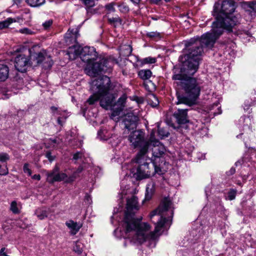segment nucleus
<instances>
[{
    "mask_svg": "<svg viewBox=\"0 0 256 256\" xmlns=\"http://www.w3.org/2000/svg\"><path fill=\"white\" fill-rule=\"evenodd\" d=\"M8 68L4 64H0V81H4L8 78Z\"/></svg>",
    "mask_w": 256,
    "mask_h": 256,
    "instance_id": "obj_23",
    "label": "nucleus"
},
{
    "mask_svg": "<svg viewBox=\"0 0 256 256\" xmlns=\"http://www.w3.org/2000/svg\"><path fill=\"white\" fill-rule=\"evenodd\" d=\"M101 132H100V131L98 132V136H100V134Z\"/></svg>",
    "mask_w": 256,
    "mask_h": 256,
    "instance_id": "obj_62",
    "label": "nucleus"
},
{
    "mask_svg": "<svg viewBox=\"0 0 256 256\" xmlns=\"http://www.w3.org/2000/svg\"><path fill=\"white\" fill-rule=\"evenodd\" d=\"M16 20L11 18H8L4 21L0 22V29H4L8 27L12 23L16 22Z\"/></svg>",
    "mask_w": 256,
    "mask_h": 256,
    "instance_id": "obj_28",
    "label": "nucleus"
},
{
    "mask_svg": "<svg viewBox=\"0 0 256 256\" xmlns=\"http://www.w3.org/2000/svg\"><path fill=\"white\" fill-rule=\"evenodd\" d=\"M236 5L233 0H224L222 4L216 2L214 6L212 15L215 16L214 22L225 28L226 30L232 32L233 28L239 24L240 16L239 14L232 15Z\"/></svg>",
    "mask_w": 256,
    "mask_h": 256,
    "instance_id": "obj_6",
    "label": "nucleus"
},
{
    "mask_svg": "<svg viewBox=\"0 0 256 256\" xmlns=\"http://www.w3.org/2000/svg\"><path fill=\"white\" fill-rule=\"evenodd\" d=\"M31 64L34 66L42 64L46 68H50L52 66L50 58L48 56L44 50L38 52H32V48L29 50Z\"/></svg>",
    "mask_w": 256,
    "mask_h": 256,
    "instance_id": "obj_12",
    "label": "nucleus"
},
{
    "mask_svg": "<svg viewBox=\"0 0 256 256\" xmlns=\"http://www.w3.org/2000/svg\"><path fill=\"white\" fill-rule=\"evenodd\" d=\"M147 100L148 104L154 108L156 107L159 104L158 98L152 94H150L148 96Z\"/></svg>",
    "mask_w": 256,
    "mask_h": 256,
    "instance_id": "obj_25",
    "label": "nucleus"
},
{
    "mask_svg": "<svg viewBox=\"0 0 256 256\" xmlns=\"http://www.w3.org/2000/svg\"><path fill=\"white\" fill-rule=\"evenodd\" d=\"M250 120L248 118H246L245 116H242L239 120V122L240 123H244L246 121Z\"/></svg>",
    "mask_w": 256,
    "mask_h": 256,
    "instance_id": "obj_50",
    "label": "nucleus"
},
{
    "mask_svg": "<svg viewBox=\"0 0 256 256\" xmlns=\"http://www.w3.org/2000/svg\"><path fill=\"white\" fill-rule=\"evenodd\" d=\"M26 1L32 7L40 6L45 2V0H26Z\"/></svg>",
    "mask_w": 256,
    "mask_h": 256,
    "instance_id": "obj_29",
    "label": "nucleus"
},
{
    "mask_svg": "<svg viewBox=\"0 0 256 256\" xmlns=\"http://www.w3.org/2000/svg\"><path fill=\"white\" fill-rule=\"evenodd\" d=\"M108 20L110 23H114V24H121L122 22L121 18L118 16L109 18L108 19Z\"/></svg>",
    "mask_w": 256,
    "mask_h": 256,
    "instance_id": "obj_40",
    "label": "nucleus"
},
{
    "mask_svg": "<svg viewBox=\"0 0 256 256\" xmlns=\"http://www.w3.org/2000/svg\"><path fill=\"white\" fill-rule=\"evenodd\" d=\"M46 156L49 160V161L50 162H52L55 158V156H52V154L51 152H48L46 153Z\"/></svg>",
    "mask_w": 256,
    "mask_h": 256,
    "instance_id": "obj_49",
    "label": "nucleus"
},
{
    "mask_svg": "<svg viewBox=\"0 0 256 256\" xmlns=\"http://www.w3.org/2000/svg\"><path fill=\"white\" fill-rule=\"evenodd\" d=\"M53 21L52 20H48L42 24V26L46 30H48L52 25Z\"/></svg>",
    "mask_w": 256,
    "mask_h": 256,
    "instance_id": "obj_42",
    "label": "nucleus"
},
{
    "mask_svg": "<svg viewBox=\"0 0 256 256\" xmlns=\"http://www.w3.org/2000/svg\"><path fill=\"white\" fill-rule=\"evenodd\" d=\"M23 170L24 173H26L28 176H30L32 174V170L29 168L28 164H25L24 166Z\"/></svg>",
    "mask_w": 256,
    "mask_h": 256,
    "instance_id": "obj_46",
    "label": "nucleus"
},
{
    "mask_svg": "<svg viewBox=\"0 0 256 256\" xmlns=\"http://www.w3.org/2000/svg\"><path fill=\"white\" fill-rule=\"evenodd\" d=\"M158 132L160 138L165 137H168L169 135V132L164 128H160L158 126Z\"/></svg>",
    "mask_w": 256,
    "mask_h": 256,
    "instance_id": "obj_32",
    "label": "nucleus"
},
{
    "mask_svg": "<svg viewBox=\"0 0 256 256\" xmlns=\"http://www.w3.org/2000/svg\"><path fill=\"white\" fill-rule=\"evenodd\" d=\"M146 154L138 153L134 160L138 164L136 168V174L138 178L142 179L148 178L152 175L151 164L146 156Z\"/></svg>",
    "mask_w": 256,
    "mask_h": 256,
    "instance_id": "obj_11",
    "label": "nucleus"
},
{
    "mask_svg": "<svg viewBox=\"0 0 256 256\" xmlns=\"http://www.w3.org/2000/svg\"><path fill=\"white\" fill-rule=\"evenodd\" d=\"M172 79L176 82L174 84L177 90L176 95L178 99L177 104H184L189 106L195 104L200 96L202 86L198 80L194 78L185 76L181 74H176L172 76Z\"/></svg>",
    "mask_w": 256,
    "mask_h": 256,
    "instance_id": "obj_2",
    "label": "nucleus"
},
{
    "mask_svg": "<svg viewBox=\"0 0 256 256\" xmlns=\"http://www.w3.org/2000/svg\"><path fill=\"white\" fill-rule=\"evenodd\" d=\"M139 118L133 113H128L124 115L122 121V125L124 128V134H129L132 130L136 128Z\"/></svg>",
    "mask_w": 256,
    "mask_h": 256,
    "instance_id": "obj_14",
    "label": "nucleus"
},
{
    "mask_svg": "<svg viewBox=\"0 0 256 256\" xmlns=\"http://www.w3.org/2000/svg\"><path fill=\"white\" fill-rule=\"evenodd\" d=\"M146 36L152 40H158L161 38L160 34L158 32H148Z\"/></svg>",
    "mask_w": 256,
    "mask_h": 256,
    "instance_id": "obj_30",
    "label": "nucleus"
},
{
    "mask_svg": "<svg viewBox=\"0 0 256 256\" xmlns=\"http://www.w3.org/2000/svg\"><path fill=\"white\" fill-rule=\"evenodd\" d=\"M51 212L50 208H40L36 210L35 214L40 220H42L48 217Z\"/></svg>",
    "mask_w": 256,
    "mask_h": 256,
    "instance_id": "obj_19",
    "label": "nucleus"
},
{
    "mask_svg": "<svg viewBox=\"0 0 256 256\" xmlns=\"http://www.w3.org/2000/svg\"><path fill=\"white\" fill-rule=\"evenodd\" d=\"M245 126H247V127L249 128V126H248V124H244V126H243V127L244 128Z\"/></svg>",
    "mask_w": 256,
    "mask_h": 256,
    "instance_id": "obj_61",
    "label": "nucleus"
},
{
    "mask_svg": "<svg viewBox=\"0 0 256 256\" xmlns=\"http://www.w3.org/2000/svg\"><path fill=\"white\" fill-rule=\"evenodd\" d=\"M83 167L80 166H78L77 170L73 172V174L71 176H68L65 174V183L70 182L74 181L79 176L80 174L81 173Z\"/></svg>",
    "mask_w": 256,
    "mask_h": 256,
    "instance_id": "obj_22",
    "label": "nucleus"
},
{
    "mask_svg": "<svg viewBox=\"0 0 256 256\" xmlns=\"http://www.w3.org/2000/svg\"><path fill=\"white\" fill-rule=\"evenodd\" d=\"M162 0H152V2L155 4H158L159 2H160Z\"/></svg>",
    "mask_w": 256,
    "mask_h": 256,
    "instance_id": "obj_58",
    "label": "nucleus"
},
{
    "mask_svg": "<svg viewBox=\"0 0 256 256\" xmlns=\"http://www.w3.org/2000/svg\"><path fill=\"white\" fill-rule=\"evenodd\" d=\"M78 28H70L65 36V45L69 46L66 54L69 60H74L80 54L81 46L78 44L77 38L80 36Z\"/></svg>",
    "mask_w": 256,
    "mask_h": 256,
    "instance_id": "obj_8",
    "label": "nucleus"
},
{
    "mask_svg": "<svg viewBox=\"0 0 256 256\" xmlns=\"http://www.w3.org/2000/svg\"><path fill=\"white\" fill-rule=\"evenodd\" d=\"M148 161H150L151 164V170L152 172V175H154L155 174H162L163 172L161 170L160 167L161 162H158V160H148Z\"/></svg>",
    "mask_w": 256,
    "mask_h": 256,
    "instance_id": "obj_21",
    "label": "nucleus"
},
{
    "mask_svg": "<svg viewBox=\"0 0 256 256\" xmlns=\"http://www.w3.org/2000/svg\"><path fill=\"white\" fill-rule=\"evenodd\" d=\"M85 157L84 152L83 150H81L80 152H77L73 154L72 159L75 160H82L83 158Z\"/></svg>",
    "mask_w": 256,
    "mask_h": 256,
    "instance_id": "obj_34",
    "label": "nucleus"
},
{
    "mask_svg": "<svg viewBox=\"0 0 256 256\" xmlns=\"http://www.w3.org/2000/svg\"><path fill=\"white\" fill-rule=\"evenodd\" d=\"M128 139L130 146L134 148H140L138 153L146 154L150 142L145 138V132L142 130H132L128 134Z\"/></svg>",
    "mask_w": 256,
    "mask_h": 256,
    "instance_id": "obj_10",
    "label": "nucleus"
},
{
    "mask_svg": "<svg viewBox=\"0 0 256 256\" xmlns=\"http://www.w3.org/2000/svg\"><path fill=\"white\" fill-rule=\"evenodd\" d=\"M138 198L132 196L127 199L126 210L123 220L122 226L125 228L126 232L134 230L136 233V238L139 242H142L146 238L144 232L148 230L150 225L147 222H142V216L136 218L135 214L139 210Z\"/></svg>",
    "mask_w": 256,
    "mask_h": 256,
    "instance_id": "obj_3",
    "label": "nucleus"
},
{
    "mask_svg": "<svg viewBox=\"0 0 256 256\" xmlns=\"http://www.w3.org/2000/svg\"><path fill=\"white\" fill-rule=\"evenodd\" d=\"M172 203L168 198H164L160 203L158 208L154 210L150 214V218L152 220L154 216H158V221L155 223V228L154 232H150L148 234V232L150 228L144 232L146 238L142 242H139L136 238V233L134 230L132 231L126 232L128 234V236L130 238V235L132 234L133 236L131 238V240L134 243L142 244L146 240H152L155 242V240L156 238V234L160 232L162 228H166L170 226L172 224V218L174 214V210L172 209Z\"/></svg>",
    "mask_w": 256,
    "mask_h": 256,
    "instance_id": "obj_1",
    "label": "nucleus"
},
{
    "mask_svg": "<svg viewBox=\"0 0 256 256\" xmlns=\"http://www.w3.org/2000/svg\"><path fill=\"white\" fill-rule=\"evenodd\" d=\"M30 64L28 57L24 54H20L15 58V68L19 72H25Z\"/></svg>",
    "mask_w": 256,
    "mask_h": 256,
    "instance_id": "obj_15",
    "label": "nucleus"
},
{
    "mask_svg": "<svg viewBox=\"0 0 256 256\" xmlns=\"http://www.w3.org/2000/svg\"><path fill=\"white\" fill-rule=\"evenodd\" d=\"M101 138V139H102V140H108V138Z\"/></svg>",
    "mask_w": 256,
    "mask_h": 256,
    "instance_id": "obj_63",
    "label": "nucleus"
},
{
    "mask_svg": "<svg viewBox=\"0 0 256 256\" xmlns=\"http://www.w3.org/2000/svg\"><path fill=\"white\" fill-rule=\"evenodd\" d=\"M66 224L69 230L70 234L72 236L76 234L82 226V224L81 222H74L72 220H68Z\"/></svg>",
    "mask_w": 256,
    "mask_h": 256,
    "instance_id": "obj_18",
    "label": "nucleus"
},
{
    "mask_svg": "<svg viewBox=\"0 0 256 256\" xmlns=\"http://www.w3.org/2000/svg\"><path fill=\"white\" fill-rule=\"evenodd\" d=\"M186 54L180 59L183 64L184 69L188 74L193 75L198 70L204 52L200 42L195 38L186 41L185 44Z\"/></svg>",
    "mask_w": 256,
    "mask_h": 256,
    "instance_id": "obj_7",
    "label": "nucleus"
},
{
    "mask_svg": "<svg viewBox=\"0 0 256 256\" xmlns=\"http://www.w3.org/2000/svg\"><path fill=\"white\" fill-rule=\"evenodd\" d=\"M249 8L250 10L251 14H256V0L250 2L248 4Z\"/></svg>",
    "mask_w": 256,
    "mask_h": 256,
    "instance_id": "obj_37",
    "label": "nucleus"
},
{
    "mask_svg": "<svg viewBox=\"0 0 256 256\" xmlns=\"http://www.w3.org/2000/svg\"><path fill=\"white\" fill-rule=\"evenodd\" d=\"M155 190V183L151 181L149 182L146 186V192L145 194V200H150Z\"/></svg>",
    "mask_w": 256,
    "mask_h": 256,
    "instance_id": "obj_20",
    "label": "nucleus"
},
{
    "mask_svg": "<svg viewBox=\"0 0 256 256\" xmlns=\"http://www.w3.org/2000/svg\"><path fill=\"white\" fill-rule=\"evenodd\" d=\"M19 32L21 34H34L32 30L26 28L19 30Z\"/></svg>",
    "mask_w": 256,
    "mask_h": 256,
    "instance_id": "obj_41",
    "label": "nucleus"
},
{
    "mask_svg": "<svg viewBox=\"0 0 256 256\" xmlns=\"http://www.w3.org/2000/svg\"><path fill=\"white\" fill-rule=\"evenodd\" d=\"M87 7H92L94 6V0H82Z\"/></svg>",
    "mask_w": 256,
    "mask_h": 256,
    "instance_id": "obj_47",
    "label": "nucleus"
},
{
    "mask_svg": "<svg viewBox=\"0 0 256 256\" xmlns=\"http://www.w3.org/2000/svg\"><path fill=\"white\" fill-rule=\"evenodd\" d=\"M225 28L218 24V22H213L210 32L203 34L200 37H196V42H200V46L209 49L213 48L216 40L222 34Z\"/></svg>",
    "mask_w": 256,
    "mask_h": 256,
    "instance_id": "obj_9",
    "label": "nucleus"
},
{
    "mask_svg": "<svg viewBox=\"0 0 256 256\" xmlns=\"http://www.w3.org/2000/svg\"><path fill=\"white\" fill-rule=\"evenodd\" d=\"M10 160L9 155L5 152L0 153V162H6Z\"/></svg>",
    "mask_w": 256,
    "mask_h": 256,
    "instance_id": "obj_39",
    "label": "nucleus"
},
{
    "mask_svg": "<svg viewBox=\"0 0 256 256\" xmlns=\"http://www.w3.org/2000/svg\"><path fill=\"white\" fill-rule=\"evenodd\" d=\"M128 54H130L132 50V47L130 46H128Z\"/></svg>",
    "mask_w": 256,
    "mask_h": 256,
    "instance_id": "obj_56",
    "label": "nucleus"
},
{
    "mask_svg": "<svg viewBox=\"0 0 256 256\" xmlns=\"http://www.w3.org/2000/svg\"><path fill=\"white\" fill-rule=\"evenodd\" d=\"M8 173V170L7 166H2L0 165V175L6 176Z\"/></svg>",
    "mask_w": 256,
    "mask_h": 256,
    "instance_id": "obj_43",
    "label": "nucleus"
},
{
    "mask_svg": "<svg viewBox=\"0 0 256 256\" xmlns=\"http://www.w3.org/2000/svg\"><path fill=\"white\" fill-rule=\"evenodd\" d=\"M57 122L60 125L62 126V122L60 120V118H58Z\"/></svg>",
    "mask_w": 256,
    "mask_h": 256,
    "instance_id": "obj_57",
    "label": "nucleus"
},
{
    "mask_svg": "<svg viewBox=\"0 0 256 256\" xmlns=\"http://www.w3.org/2000/svg\"><path fill=\"white\" fill-rule=\"evenodd\" d=\"M98 56L94 47L86 46L81 48L80 58L82 62L86 63L84 72L91 77H96L102 72H110L114 65V60L111 58H104L94 62Z\"/></svg>",
    "mask_w": 256,
    "mask_h": 256,
    "instance_id": "obj_4",
    "label": "nucleus"
},
{
    "mask_svg": "<svg viewBox=\"0 0 256 256\" xmlns=\"http://www.w3.org/2000/svg\"><path fill=\"white\" fill-rule=\"evenodd\" d=\"M32 178L34 180H40V174H34L32 176Z\"/></svg>",
    "mask_w": 256,
    "mask_h": 256,
    "instance_id": "obj_53",
    "label": "nucleus"
},
{
    "mask_svg": "<svg viewBox=\"0 0 256 256\" xmlns=\"http://www.w3.org/2000/svg\"><path fill=\"white\" fill-rule=\"evenodd\" d=\"M187 109H178L174 114V117L176 119L178 124H185L188 122Z\"/></svg>",
    "mask_w": 256,
    "mask_h": 256,
    "instance_id": "obj_16",
    "label": "nucleus"
},
{
    "mask_svg": "<svg viewBox=\"0 0 256 256\" xmlns=\"http://www.w3.org/2000/svg\"><path fill=\"white\" fill-rule=\"evenodd\" d=\"M236 172V170L234 168H232L230 170L227 172L228 175H232Z\"/></svg>",
    "mask_w": 256,
    "mask_h": 256,
    "instance_id": "obj_51",
    "label": "nucleus"
},
{
    "mask_svg": "<svg viewBox=\"0 0 256 256\" xmlns=\"http://www.w3.org/2000/svg\"><path fill=\"white\" fill-rule=\"evenodd\" d=\"M90 85V89L94 94L88 98L87 102L90 104H93L100 100L102 107L106 110L111 108L115 98L113 94L110 92L112 88L110 78L102 76L92 80Z\"/></svg>",
    "mask_w": 256,
    "mask_h": 256,
    "instance_id": "obj_5",
    "label": "nucleus"
},
{
    "mask_svg": "<svg viewBox=\"0 0 256 256\" xmlns=\"http://www.w3.org/2000/svg\"><path fill=\"white\" fill-rule=\"evenodd\" d=\"M60 168L58 166H56L54 170L50 172H46V180L50 183L60 181L62 180L63 174L59 172Z\"/></svg>",
    "mask_w": 256,
    "mask_h": 256,
    "instance_id": "obj_17",
    "label": "nucleus"
},
{
    "mask_svg": "<svg viewBox=\"0 0 256 256\" xmlns=\"http://www.w3.org/2000/svg\"><path fill=\"white\" fill-rule=\"evenodd\" d=\"M153 136L154 134L152 133L150 134V144H152L154 148H152V157L150 160H158V162H162L164 160L162 156L164 154L166 148L159 140L156 139L153 140Z\"/></svg>",
    "mask_w": 256,
    "mask_h": 256,
    "instance_id": "obj_13",
    "label": "nucleus"
},
{
    "mask_svg": "<svg viewBox=\"0 0 256 256\" xmlns=\"http://www.w3.org/2000/svg\"><path fill=\"white\" fill-rule=\"evenodd\" d=\"M135 6H138L140 0H130Z\"/></svg>",
    "mask_w": 256,
    "mask_h": 256,
    "instance_id": "obj_54",
    "label": "nucleus"
},
{
    "mask_svg": "<svg viewBox=\"0 0 256 256\" xmlns=\"http://www.w3.org/2000/svg\"><path fill=\"white\" fill-rule=\"evenodd\" d=\"M150 85L154 87V84L152 82V81L150 80L148 82H144V86L146 90H147L149 92H151L152 90V88H150Z\"/></svg>",
    "mask_w": 256,
    "mask_h": 256,
    "instance_id": "obj_44",
    "label": "nucleus"
},
{
    "mask_svg": "<svg viewBox=\"0 0 256 256\" xmlns=\"http://www.w3.org/2000/svg\"><path fill=\"white\" fill-rule=\"evenodd\" d=\"M118 6L120 11L122 13H127L130 10L128 6L125 3H122L119 4Z\"/></svg>",
    "mask_w": 256,
    "mask_h": 256,
    "instance_id": "obj_36",
    "label": "nucleus"
},
{
    "mask_svg": "<svg viewBox=\"0 0 256 256\" xmlns=\"http://www.w3.org/2000/svg\"><path fill=\"white\" fill-rule=\"evenodd\" d=\"M126 102V98L124 97H120L119 98L118 101L116 102V104L120 106L118 110H114L111 114V118H112L114 117L118 116L120 112H121L124 106V104Z\"/></svg>",
    "mask_w": 256,
    "mask_h": 256,
    "instance_id": "obj_24",
    "label": "nucleus"
},
{
    "mask_svg": "<svg viewBox=\"0 0 256 256\" xmlns=\"http://www.w3.org/2000/svg\"><path fill=\"white\" fill-rule=\"evenodd\" d=\"M83 244L80 241H76L74 246V250L78 254H80L82 252Z\"/></svg>",
    "mask_w": 256,
    "mask_h": 256,
    "instance_id": "obj_31",
    "label": "nucleus"
},
{
    "mask_svg": "<svg viewBox=\"0 0 256 256\" xmlns=\"http://www.w3.org/2000/svg\"><path fill=\"white\" fill-rule=\"evenodd\" d=\"M156 59L155 58L148 56L140 60L142 64H152L156 62Z\"/></svg>",
    "mask_w": 256,
    "mask_h": 256,
    "instance_id": "obj_33",
    "label": "nucleus"
},
{
    "mask_svg": "<svg viewBox=\"0 0 256 256\" xmlns=\"http://www.w3.org/2000/svg\"><path fill=\"white\" fill-rule=\"evenodd\" d=\"M239 34L240 38L244 39H248V41L251 40L252 39H253V37L252 34L248 31H244Z\"/></svg>",
    "mask_w": 256,
    "mask_h": 256,
    "instance_id": "obj_35",
    "label": "nucleus"
},
{
    "mask_svg": "<svg viewBox=\"0 0 256 256\" xmlns=\"http://www.w3.org/2000/svg\"><path fill=\"white\" fill-rule=\"evenodd\" d=\"M73 142L74 143H76V145H78V146H81L82 145L81 142L80 140H78L74 139L70 142L72 143Z\"/></svg>",
    "mask_w": 256,
    "mask_h": 256,
    "instance_id": "obj_52",
    "label": "nucleus"
},
{
    "mask_svg": "<svg viewBox=\"0 0 256 256\" xmlns=\"http://www.w3.org/2000/svg\"><path fill=\"white\" fill-rule=\"evenodd\" d=\"M236 190L234 189H230L228 193V199L230 200H232L236 198Z\"/></svg>",
    "mask_w": 256,
    "mask_h": 256,
    "instance_id": "obj_38",
    "label": "nucleus"
},
{
    "mask_svg": "<svg viewBox=\"0 0 256 256\" xmlns=\"http://www.w3.org/2000/svg\"><path fill=\"white\" fill-rule=\"evenodd\" d=\"M118 196L120 199H122V194H119Z\"/></svg>",
    "mask_w": 256,
    "mask_h": 256,
    "instance_id": "obj_60",
    "label": "nucleus"
},
{
    "mask_svg": "<svg viewBox=\"0 0 256 256\" xmlns=\"http://www.w3.org/2000/svg\"><path fill=\"white\" fill-rule=\"evenodd\" d=\"M105 8L110 12H114L115 11L114 4L112 3H110L106 5Z\"/></svg>",
    "mask_w": 256,
    "mask_h": 256,
    "instance_id": "obj_48",
    "label": "nucleus"
},
{
    "mask_svg": "<svg viewBox=\"0 0 256 256\" xmlns=\"http://www.w3.org/2000/svg\"><path fill=\"white\" fill-rule=\"evenodd\" d=\"M53 142H54V143H55V142H56V140H53Z\"/></svg>",
    "mask_w": 256,
    "mask_h": 256,
    "instance_id": "obj_64",
    "label": "nucleus"
},
{
    "mask_svg": "<svg viewBox=\"0 0 256 256\" xmlns=\"http://www.w3.org/2000/svg\"><path fill=\"white\" fill-rule=\"evenodd\" d=\"M16 225L18 226L23 229L26 228L28 227V224L22 220H18Z\"/></svg>",
    "mask_w": 256,
    "mask_h": 256,
    "instance_id": "obj_45",
    "label": "nucleus"
},
{
    "mask_svg": "<svg viewBox=\"0 0 256 256\" xmlns=\"http://www.w3.org/2000/svg\"><path fill=\"white\" fill-rule=\"evenodd\" d=\"M51 109H52V111H54V110H57V108H56L54 107V106H52V107L51 108Z\"/></svg>",
    "mask_w": 256,
    "mask_h": 256,
    "instance_id": "obj_59",
    "label": "nucleus"
},
{
    "mask_svg": "<svg viewBox=\"0 0 256 256\" xmlns=\"http://www.w3.org/2000/svg\"><path fill=\"white\" fill-rule=\"evenodd\" d=\"M21 206L20 203H18L16 201H12L10 204V210L14 214H18L20 212Z\"/></svg>",
    "mask_w": 256,
    "mask_h": 256,
    "instance_id": "obj_27",
    "label": "nucleus"
},
{
    "mask_svg": "<svg viewBox=\"0 0 256 256\" xmlns=\"http://www.w3.org/2000/svg\"><path fill=\"white\" fill-rule=\"evenodd\" d=\"M152 74V72L148 69L141 70L138 72V76L143 80L149 79L151 77Z\"/></svg>",
    "mask_w": 256,
    "mask_h": 256,
    "instance_id": "obj_26",
    "label": "nucleus"
},
{
    "mask_svg": "<svg viewBox=\"0 0 256 256\" xmlns=\"http://www.w3.org/2000/svg\"><path fill=\"white\" fill-rule=\"evenodd\" d=\"M14 4L17 6L20 5L22 2V0H13Z\"/></svg>",
    "mask_w": 256,
    "mask_h": 256,
    "instance_id": "obj_55",
    "label": "nucleus"
}]
</instances>
